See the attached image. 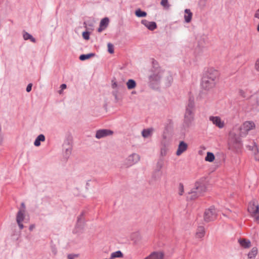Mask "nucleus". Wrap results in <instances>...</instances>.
Here are the masks:
<instances>
[{"mask_svg":"<svg viewBox=\"0 0 259 259\" xmlns=\"http://www.w3.org/2000/svg\"><path fill=\"white\" fill-rule=\"evenodd\" d=\"M72 254V255H73V256H74V258L75 257H78V254Z\"/></svg>","mask_w":259,"mask_h":259,"instance_id":"54","label":"nucleus"},{"mask_svg":"<svg viewBox=\"0 0 259 259\" xmlns=\"http://www.w3.org/2000/svg\"><path fill=\"white\" fill-rule=\"evenodd\" d=\"M160 4L166 10H168L170 6V5L169 4L168 0H161Z\"/></svg>","mask_w":259,"mask_h":259,"instance_id":"33","label":"nucleus"},{"mask_svg":"<svg viewBox=\"0 0 259 259\" xmlns=\"http://www.w3.org/2000/svg\"><path fill=\"white\" fill-rule=\"evenodd\" d=\"M228 144L229 149L234 151H238L242 146L240 137L233 132L229 133Z\"/></svg>","mask_w":259,"mask_h":259,"instance_id":"3","label":"nucleus"},{"mask_svg":"<svg viewBox=\"0 0 259 259\" xmlns=\"http://www.w3.org/2000/svg\"><path fill=\"white\" fill-rule=\"evenodd\" d=\"M112 257H122L123 256V253L120 250H118L112 252Z\"/></svg>","mask_w":259,"mask_h":259,"instance_id":"34","label":"nucleus"},{"mask_svg":"<svg viewBox=\"0 0 259 259\" xmlns=\"http://www.w3.org/2000/svg\"><path fill=\"white\" fill-rule=\"evenodd\" d=\"M52 252L54 254H56L57 253V249L55 247H52Z\"/></svg>","mask_w":259,"mask_h":259,"instance_id":"50","label":"nucleus"},{"mask_svg":"<svg viewBox=\"0 0 259 259\" xmlns=\"http://www.w3.org/2000/svg\"><path fill=\"white\" fill-rule=\"evenodd\" d=\"M67 257L68 259H74V256L72 254H68Z\"/></svg>","mask_w":259,"mask_h":259,"instance_id":"51","label":"nucleus"},{"mask_svg":"<svg viewBox=\"0 0 259 259\" xmlns=\"http://www.w3.org/2000/svg\"><path fill=\"white\" fill-rule=\"evenodd\" d=\"M18 225L20 230H22L24 228V225L22 224V222H20L19 224H18Z\"/></svg>","mask_w":259,"mask_h":259,"instance_id":"46","label":"nucleus"},{"mask_svg":"<svg viewBox=\"0 0 259 259\" xmlns=\"http://www.w3.org/2000/svg\"><path fill=\"white\" fill-rule=\"evenodd\" d=\"M21 207L23 208V209L22 210H25V204L24 202H22L21 204Z\"/></svg>","mask_w":259,"mask_h":259,"instance_id":"52","label":"nucleus"},{"mask_svg":"<svg viewBox=\"0 0 259 259\" xmlns=\"http://www.w3.org/2000/svg\"><path fill=\"white\" fill-rule=\"evenodd\" d=\"M206 187L204 185L197 182L195 183V187L192 189L187 196V199L188 200H193L200 196L205 191Z\"/></svg>","mask_w":259,"mask_h":259,"instance_id":"4","label":"nucleus"},{"mask_svg":"<svg viewBox=\"0 0 259 259\" xmlns=\"http://www.w3.org/2000/svg\"><path fill=\"white\" fill-rule=\"evenodd\" d=\"M257 253V248L256 247H253L248 253V256L249 258L254 259Z\"/></svg>","mask_w":259,"mask_h":259,"instance_id":"27","label":"nucleus"},{"mask_svg":"<svg viewBox=\"0 0 259 259\" xmlns=\"http://www.w3.org/2000/svg\"><path fill=\"white\" fill-rule=\"evenodd\" d=\"M153 131V128L144 129L142 132V136L145 138H148L152 135Z\"/></svg>","mask_w":259,"mask_h":259,"instance_id":"25","label":"nucleus"},{"mask_svg":"<svg viewBox=\"0 0 259 259\" xmlns=\"http://www.w3.org/2000/svg\"><path fill=\"white\" fill-rule=\"evenodd\" d=\"M185 14L184 15L185 21L186 23H189L192 19V13L190 9H186L185 10Z\"/></svg>","mask_w":259,"mask_h":259,"instance_id":"21","label":"nucleus"},{"mask_svg":"<svg viewBox=\"0 0 259 259\" xmlns=\"http://www.w3.org/2000/svg\"><path fill=\"white\" fill-rule=\"evenodd\" d=\"M255 149L256 150V153H255L254 158H255V159L256 161H259V152L258 151V149H257L256 147H255Z\"/></svg>","mask_w":259,"mask_h":259,"instance_id":"41","label":"nucleus"},{"mask_svg":"<svg viewBox=\"0 0 259 259\" xmlns=\"http://www.w3.org/2000/svg\"><path fill=\"white\" fill-rule=\"evenodd\" d=\"M109 23V19L108 17L103 18L100 22V25L98 29V31L99 32H101L103 30H105L108 26Z\"/></svg>","mask_w":259,"mask_h":259,"instance_id":"13","label":"nucleus"},{"mask_svg":"<svg viewBox=\"0 0 259 259\" xmlns=\"http://www.w3.org/2000/svg\"><path fill=\"white\" fill-rule=\"evenodd\" d=\"M255 125L252 121H246L239 127V136L241 137H245L248 134V132L255 128Z\"/></svg>","mask_w":259,"mask_h":259,"instance_id":"6","label":"nucleus"},{"mask_svg":"<svg viewBox=\"0 0 259 259\" xmlns=\"http://www.w3.org/2000/svg\"><path fill=\"white\" fill-rule=\"evenodd\" d=\"M118 89H114V90H113V91L112 92V95L113 96H118Z\"/></svg>","mask_w":259,"mask_h":259,"instance_id":"43","label":"nucleus"},{"mask_svg":"<svg viewBox=\"0 0 259 259\" xmlns=\"http://www.w3.org/2000/svg\"><path fill=\"white\" fill-rule=\"evenodd\" d=\"M217 213L213 206H211L206 209L204 213V220L206 222H209L215 220L217 218Z\"/></svg>","mask_w":259,"mask_h":259,"instance_id":"7","label":"nucleus"},{"mask_svg":"<svg viewBox=\"0 0 259 259\" xmlns=\"http://www.w3.org/2000/svg\"><path fill=\"white\" fill-rule=\"evenodd\" d=\"M238 242L240 245L245 248H249L251 245L250 241L245 239H240L238 240Z\"/></svg>","mask_w":259,"mask_h":259,"instance_id":"22","label":"nucleus"},{"mask_svg":"<svg viewBox=\"0 0 259 259\" xmlns=\"http://www.w3.org/2000/svg\"><path fill=\"white\" fill-rule=\"evenodd\" d=\"M185 114L195 116V105L194 99L193 97H190L188 100V102L186 105Z\"/></svg>","mask_w":259,"mask_h":259,"instance_id":"8","label":"nucleus"},{"mask_svg":"<svg viewBox=\"0 0 259 259\" xmlns=\"http://www.w3.org/2000/svg\"><path fill=\"white\" fill-rule=\"evenodd\" d=\"M205 233V229L203 226H199L197 229L196 236L198 238H202Z\"/></svg>","mask_w":259,"mask_h":259,"instance_id":"20","label":"nucleus"},{"mask_svg":"<svg viewBox=\"0 0 259 259\" xmlns=\"http://www.w3.org/2000/svg\"><path fill=\"white\" fill-rule=\"evenodd\" d=\"M209 120L211 121L213 124L220 128H222L224 126V122L222 121L221 118L219 116H211L209 117Z\"/></svg>","mask_w":259,"mask_h":259,"instance_id":"12","label":"nucleus"},{"mask_svg":"<svg viewBox=\"0 0 259 259\" xmlns=\"http://www.w3.org/2000/svg\"><path fill=\"white\" fill-rule=\"evenodd\" d=\"M254 17L257 19H259V9L256 11Z\"/></svg>","mask_w":259,"mask_h":259,"instance_id":"45","label":"nucleus"},{"mask_svg":"<svg viewBox=\"0 0 259 259\" xmlns=\"http://www.w3.org/2000/svg\"><path fill=\"white\" fill-rule=\"evenodd\" d=\"M126 85L128 90H132L136 86V81L133 79H130L126 82Z\"/></svg>","mask_w":259,"mask_h":259,"instance_id":"28","label":"nucleus"},{"mask_svg":"<svg viewBox=\"0 0 259 259\" xmlns=\"http://www.w3.org/2000/svg\"><path fill=\"white\" fill-rule=\"evenodd\" d=\"M140 157L139 154L133 153L129 155L125 160V165L127 166H131L140 160Z\"/></svg>","mask_w":259,"mask_h":259,"instance_id":"10","label":"nucleus"},{"mask_svg":"<svg viewBox=\"0 0 259 259\" xmlns=\"http://www.w3.org/2000/svg\"><path fill=\"white\" fill-rule=\"evenodd\" d=\"M35 227V225H31L30 226H29V229L30 231H32L33 229Z\"/></svg>","mask_w":259,"mask_h":259,"instance_id":"49","label":"nucleus"},{"mask_svg":"<svg viewBox=\"0 0 259 259\" xmlns=\"http://www.w3.org/2000/svg\"><path fill=\"white\" fill-rule=\"evenodd\" d=\"M214 155L212 153L208 152L207 153V155L205 158V160L206 161L212 162L214 160Z\"/></svg>","mask_w":259,"mask_h":259,"instance_id":"32","label":"nucleus"},{"mask_svg":"<svg viewBox=\"0 0 259 259\" xmlns=\"http://www.w3.org/2000/svg\"><path fill=\"white\" fill-rule=\"evenodd\" d=\"M163 74L164 76L162 78H164L165 85L167 87L170 86L173 80L171 74L169 72L164 70Z\"/></svg>","mask_w":259,"mask_h":259,"instance_id":"16","label":"nucleus"},{"mask_svg":"<svg viewBox=\"0 0 259 259\" xmlns=\"http://www.w3.org/2000/svg\"><path fill=\"white\" fill-rule=\"evenodd\" d=\"M164 253L161 251H154L145 259H163Z\"/></svg>","mask_w":259,"mask_h":259,"instance_id":"14","label":"nucleus"},{"mask_svg":"<svg viewBox=\"0 0 259 259\" xmlns=\"http://www.w3.org/2000/svg\"><path fill=\"white\" fill-rule=\"evenodd\" d=\"M113 132L109 129H101L96 131L95 137L97 139H100L112 135Z\"/></svg>","mask_w":259,"mask_h":259,"instance_id":"11","label":"nucleus"},{"mask_svg":"<svg viewBox=\"0 0 259 259\" xmlns=\"http://www.w3.org/2000/svg\"><path fill=\"white\" fill-rule=\"evenodd\" d=\"M152 67L149 70L148 75L149 85L152 88H156L161 82L162 77L164 76V70L159 67L158 62L154 59H152Z\"/></svg>","mask_w":259,"mask_h":259,"instance_id":"1","label":"nucleus"},{"mask_svg":"<svg viewBox=\"0 0 259 259\" xmlns=\"http://www.w3.org/2000/svg\"><path fill=\"white\" fill-rule=\"evenodd\" d=\"M108 51L109 53L110 54H112L114 52L113 46L110 43H109L108 44Z\"/></svg>","mask_w":259,"mask_h":259,"instance_id":"40","label":"nucleus"},{"mask_svg":"<svg viewBox=\"0 0 259 259\" xmlns=\"http://www.w3.org/2000/svg\"><path fill=\"white\" fill-rule=\"evenodd\" d=\"M23 37L24 40H28L30 39V40L32 42H35L36 39L34 37L32 36V35L29 34V33L27 32H24L23 34Z\"/></svg>","mask_w":259,"mask_h":259,"instance_id":"26","label":"nucleus"},{"mask_svg":"<svg viewBox=\"0 0 259 259\" xmlns=\"http://www.w3.org/2000/svg\"><path fill=\"white\" fill-rule=\"evenodd\" d=\"M45 141V136L43 134L38 135L35 139L34 145L36 147H38L40 145V142H44Z\"/></svg>","mask_w":259,"mask_h":259,"instance_id":"24","label":"nucleus"},{"mask_svg":"<svg viewBox=\"0 0 259 259\" xmlns=\"http://www.w3.org/2000/svg\"><path fill=\"white\" fill-rule=\"evenodd\" d=\"M32 86V83H29L27 85V86L26 87V91L27 92H30L31 91Z\"/></svg>","mask_w":259,"mask_h":259,"instance_id":"42","label":"nucleus"},{"mask_svg":"<svg viewBox=\"0 0 259 259\" xmlns=\"http://www.w3.org/2000/svg\"><path fill=\"white\" fill-rule=\"evenodd\" d=\"M25 210L19 209L16 215V222L17 224L23 222L25 219Z\"/></svg>","mask_w":259,"mask_h":259,"instance_id":"18","label":"nucleus"},{"mask_svg":"<svg viewBox=\"0 0 259 259\" xmlns=\"http://www.w3.org/2000/svg\"><path fill=\"white\" fill-rule=\"evenodd\" d=\"M141 23L151 31L154 30L157 27L156 23L155 22H150L145 19L142 20Z\"/></svg>","mask_w":259,"mask_h":259,"instance_id":"15","label":"nucleus"},{"mask_svg":"<svg viewBox=\"0 0 259 259\" xmlns=\"http://www.w3.org/2000/svg\"><path fill=\"white\" fill-rule=\"evenodd\" d=\"M257 30L259 32V23H258V26H257Z\"/></svg>","mask_w":259,"mask_h":259,"instance_id":"56","label":"nucleus"},{"mask_svg":"<svg viewBox=\"0 0 259 259\" xmlns=\"http://www.w3.org/2000/svg\"><path fill=\"white\" fill-rule=\"evenodd\" d=\"M111 87L113 89H119L120 88L122 87L121 85H118L116 81H114L113 80H112Z\"/></svg>","mask_w":259,"mask_h":259,"instance_id":"35","label":"nucleus"},{"mask_svg":"<svg viewBox=\"0 0 259 259\" xmlns=\"http://www.w3.org/2000/svg\"><path fill=\"white\" fill-rule=\"evenodd\" d=\"M89 182H88L87 183V185H89Z\"/></svg>","mask_w":259,"mask_h":259,"instance_id":"57","label":"nucleus"},{"mask_svg":"<svg viewBox=\"0 0 259 259\" xmlns=\"http://www.w3.org/2000/svg\"><path fill=\"white\" fill-rule=\"evenodd\" d=\"M135 15L138 17H145L147 16V13L138 9L135 11Z\"/></svg>","mask_w":259,"mask_h":259,"instance_id":"31","label":"nucleus"},{"mask_svg":"<svg viewBox=\"0 0 259 259\" xmlns=\"http://www.w3.org/2000/svg\"><path fill=\"white\" fill-rule=\"evenodd\" d=\"M179 194L180 195H182L184 193V186L182 183H180L179 185Z\"/></svg>","mask_w":259,"mask_h":259,"instance_id":"37","label":"nucleus"},{"mask_svg":"<svg viewBox=\"0 0 259 259\" xmlns=\"http://www.w3.org/2000/svg\"><path fill=\"white\" fill-rule=\"evenodd\" d=\"M236 213H234V214H232V215L231 216V218H234L235 217Z\"/></svg>","mask_w":259,"mask_h":259,"instance_id":"55","label":"nucleus"},{"mask_svg":"<svg viewBox=\"0 0 259 259\" xmlns=\"http://www.w3.org/2000/svg\"><path fill=\"white\" fill-rule=\"evenodd\" d=\"M162 175V172L161 170H157L156 169H155L153 173L152 177L155 180H158L161 178Z\"/></svg>","mask_w":259,"mask_h":259,"instance_id":"29","label":"nucleus"},{"mask_svg":"<svg viewBox=\"0 0 259 259\" xmlns=\"http://www.w3.org/2000/svg\"><path fill=\"white\" fill-rule=\"evenodd\" d=\"M84 212L82 211L81 214L78 217L76 223V227L80 229H82L84 224V220L83 218Z\"/></svg>","mask_w":259,"mask_h":259,"instance_id":"19","label":"nucleus"},{"mask_svg":"<svg viewBox=\"0 0 259 259\" xmlns=\"http://www.w3.org/2000/svg\"><path fill=\"white\" fill-rule=\"evenodd\" d=\"M64 149L65 150L64 153V157L66 159H68L71 153L72 147L69 144H68L67 147H66L65 144H64Z\"/></svg>","mask_w":259,"mask_h":259,"instance_id":"23","label":"nucleus"},{"mask_svg":"<svg viewBox=\"0 0 259 259\" xmlns=\"http://www.w3.org/2000/svg\"><path fill=\"white\" fill-rule=\"evenodd\" d=\"M163 162L162 161H158L157 163L156 167L155 169H156L157 170H161V169L163 166Z\"/></svg>","mask_w":259,"mask_h":259,"instance_id":"38","label":"nucleus"},{"mask_svg":"<svg viewBox=\"0 0 259 259\" xmlns=\"http://www.w3.org/2000/svg\"><path fill=\"white\" fill-rule=\"evenodd\" d=\"M188 147V145L184 141H181L179 143L178 150L176 152V154L178 156L180 155L182 153L185 152Z\"/></svg>","mask_w":259,"mask_h":259,"instance_id":"17","label":"nucleus"},{"mask_svg":"<svg viewBox=\"0 0 259 259\" xmlns=\"http://www.w3.org/2000/svg\"><path fill=\"white\" fill-rule=\"evenodd\" d=\"M219 75L218 72L214 69H209L202 78L201 87L205 90L212 89L215 85Z\"/></svg>","mask_w":259,"mask_h":259,"instance_id":"2","label":"nucleus"},{"mask_svg":"<svg viewBox=\"0 0 259 259\" xmlns=\"http://www.w3.org/2000/svg\"><path fill=\"white\" fill-rule=\"evenodd\" d=\"M95 56L94 53H89L87 54H82L79 56V59L81 61H84Z\"/></svg>","mask_w":259,"mask_h":259,"instance_id":"30","label":"nucleus"},{"mask_svg":"<svg viewBox=\"0 0 259 259\" xmlns=\"http://www.w3.org/2000/svg\"><path fill=\"white\" fill-rule=\"evenodd\" d=\"M66 87H67V86H66V84H64V83L62 84L61 85V89H62V90L65 89L66 88Z\"/></svg>","mask_w":259,"mask_h":259,"instance_id":"48","label":"nucleus"},{"mask_svg":"<svg viewBox=\"0 0 259 259\" xmlns=\"http://www.w3.org/2000/svg\"><path fill=\"white\" fill-rule=\"evenodd\" d=\"M114 97L116 102H117L119 100L118 96H114Z\"/></svg>","mask_w":259,"mask_h":259,"instance_id":"53","label":"nucleus"},{"mask_svg":"<svg viewBox=\"0 0 259 259\" xmlns=\"http://www.w3.org/2000/svg\"><path fill=\"white\" fill-rule=\"evenodd\" d=\"M167 149L165 146L162 147L160 150L161 156H165L167 153Z\"/></svg>","mask_w":259,"mask_h":259,"instance_id":"36","label":"nucleus"},{"mask_svg":"<svg viewBox=\"0 0 259 259\" xmlns=\"http://www.w3.org/2000/svg\"><path fill=\"white\" fill-rule=\"evenodd\" d=\"M255 69L257 71H259V59L257 60L255 63Z\"/></svg>","mask_w":259,"mask_h":259,"instance_id":"44","label":"nucleus"},{"mask_svg":"<svg viewBox=\"0 0 259 259\" xmlns=\"http://www.w3.org/2000/svg\"><path fill=\"white\" fill-rule=\"evenodd\" d=\"M248 211L254 218L255 221L259 222V205L255 200H253L249 203Z\"/></svg>","mask_w":259,"mask_h":259,"instance_id":"5","label":"nucleus"},{"mask_svg":"<svg viewBox=\"0 0 259 259\" xmlns=\"http://www.w3.org/2000/svg\"><path fill=\"white\" fill-rule=\"evenodd\" d=\"M230 213H232V211L230 209H227V212H226V213H223L224 215L227 216L229 215Z\"/></svg>","mask_w":259,"mask_h":259,"instance_id":"47","label":"nucleus"},{"mask_svg":"<svg viewBox=\"0 0 259 259\" xmlns=\"http://www.w3.org/2000/svg\"><path fill=\"white\" fill-rule=\"evenodd\" d=\"M194 117L195 116L188 115L184 114L183 122L182 123L183 128L186 130L191 127L193 125L194 121Z\"/></svg>","mask_w":259,"mask_h":259,"instance_id":"9","label":"nucleus"},{"mask_svg":"<svg viewBox=\"0 0 259 259\" xmlns=\"http://www.w3.org/2000/svg\"><path fill=\"white\" fill-rule=\"evenodd\" d=\"M82 36L85 40H88L90 38V32L88 31H84L82 33Z\"/></svg>","mask_w":259,"mask_h":259,"instance_id":"39","label":"nucleus"}]
</instances>
